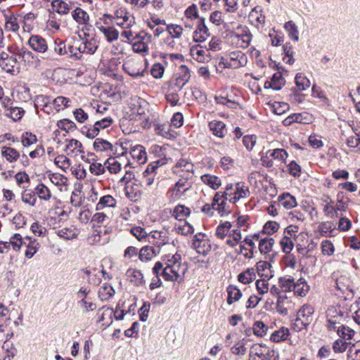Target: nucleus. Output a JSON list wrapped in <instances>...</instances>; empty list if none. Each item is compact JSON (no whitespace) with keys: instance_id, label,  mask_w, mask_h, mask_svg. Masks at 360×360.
I'll use <instances>...</instances> for the list:
<instances>
[{"instance_id":"f257e3e1","label":"nucleus","mask_w":360,"mask_h":360,"mask_svg":"<svg viewBox=\"0 0 360 360\" xmlns=\"http://www.w3.org/2000/svg\"><path fill=\"white\" fill-rule=\"evenodd\" d=\"M188 270L187 264L182 261L181 253L168 254L162 257V262H158L153 268V273L158 278L161 275L165 280L172 282H181Z\"/></svg>"},{"instance_id":"f03ea898","label":"nucleus","mask_w":360,"mask_h":360,"mask_svg":"<svg viewBox=\"0 0 360 360\" xmlns=\"http://www.w3.org/2000/svg\"><path fill=\"white\" fill-rule=\"evenodd\" d=\"M224 27L228 31L226 39L231 46L241 49H246L249 46L252 35L246 26L239 24L235 28L233 26V22H229L224 23Z\"/></svg>"},{"instance_id":"7ed1b4c3","label":"nucleus","mask_w":360,"mask_h":360,"mask_svg":"<svg viewBox=\"0 0 360 360\" xmlns=\"http://www.w3.org/2000/svg\"><path fill=\"white\" fill-rule=\"evenodd\" d=\"M216 235L219 238L225 240L226 244L231 248L241 243L242 234L240 230L235 229L230 221L220 224L217 228Z\"/></svg>"},{"instance_id":"20e7f679","label":"nucleus","mask_w":360,"mask_h":360,"mask_svg":"<svg viewBox=\"0 0 360 360\" xmlns=\"http://www.w3.org/2000/svg\"><path fill=\"white\" fill-rule=\"evenodd\" d=\"M98 49V43L94 38L75 39L69 45V52L71 56L80 58L82 53L94 54Z\"/></svg>"},{"instance_id":"39448f33","label":"nucleus","mask_w":360,"mask_h":360,"mask_svg":"<svg viewBox=\"0 0 360 360\" xmlns=\"http://www.w3.org/2000/svg\"><path fill=\"white\" fill-rule=\"evenodd\" d=\"M224 193L229 202L233 205L250 195L248 186L243 182L227 184L224 187Z\"/></svg>"},{"instance_id":"423d86ee","label":"nucleus","mask_w":360,"mask_h":360,"mask_svg":"<svg viewBox=\"0 0 360 360\" xmlns=\"http://www.w3.org/2000/svg\"><path fill=\"white\" fill-rule=\"evenodd\" d=\"M179 176L181 178L167 193L169 202H176L180 199L191 187L193 174L186 173L185 176L184 174H179Z\"/></svg>"},{"instance_id":"0eeeda50","label":"nucleus","mask_w":360,"mask_h":360,"mask_svg":"<svg viewBox=\"0 0 360 360\" xmlns=\"http://www.w3.org/2000/svg\"><path fill=\"white\" fill-rule=\"evenodd\" d=\"M314 308L309 304H304L297 311L292 325L294 330L301 331L306 328L313 321Z\"/></svg>"},{"instance_id":"6e6552de","label":"nucleus","mask_w":360,"mask_h":360,"mask_svg":"<svg viewBox=\"0 0 360 360\" xmlns=\"http://www.w3.org/2000/svg\"><path fill=\"white\" fill-rule=\"evenodd\" d=\"M247 63L248 57L240 51L230 52L219 62V65L222 64L223 67L226 68H238L245 66Z\"/></svg>"},{"instance_id":"1a4fd4ad","label":"nucleus","mask_w":360,"mask_h":360,"mask_svg":"<svg viewBox=\"0 0 360 360\" xmlns=\"http://www.w3.org/2000/svg\"><path fill=\"white\" fill-rule=\"evenodd\" d=\"M90 289L87 287H82L76 292L77 305L83 313H89L96 309V304L89 297Z\"/></svg>"},{"instance_id":"9d476101","label":"nucleus","mask_w":360,"mask_h":360,"mask_svg":"<svg viewBox=\"0 0 360 360\" xmlns=\"http://www.w3.org/2000/svg\"><path fill=\"white\" fill-rule=\"evenodd\" d=\"M225 343L227 347H230L231 352L233 354L245 355L247 352L245 340L238 338L236 333H229L226 336Z\"/></svg>"},{"instance_id":"9b49d317","label":"nucleus","mask_w":360,"mask_h":360,"mask_svg":"<svg viewBox=\"0 0 360 360\" xmlns=\"http://www.w3.org/2000/svg\"><path fill=\"white\" fill-rule=\"evenodd\" d=\"M112 122L113 120L112 117L110 115H106L103 120H101L100 121H95L94 125L91 126L90 127H84L82 128V132L86 137L94 139L98 134L101 129H105L109 127Z\"/></svg>"},{"instance_id":"f8f14e48","label":"nucleus","mask_w":360,"mask_h":360,"mask_svg":"<svg viewBox=\"0 0 360 360\" xmlns=\"http://www.w3.org/2000/svg\"><path fill=\"white\" fill-rule=\"evenodd\" d=\"M122 68L127 74L133 77L143 76L145 70L143 61L136 58H127L122 65Z\"/></svg>"},{"instance_id":"ddd939ff","label":"nucleus","mask_w":360,"mask_h":360,"mask_svg":"<svg viewBox=\"0 0 360 360\" xmlns=\"http://www.w3.org/2000/svg\"><path fill=\"white\" fill-rule=\"evenodd\" d=\"M191 73L188 68L184 65L179 67L176 73L171 81V86L176 88V91H180L189 81Z\"/></svg>"},{"instance_id":"4468645a","label":"nucleus","mask_w":360,"mask_h":360,"mask_svg":"<svg viewBox=\"0 0 360 360\" xmlns=\"http://www.w3.org/2000/svg\"><path fill=\"white\" fill-rule=\"evenodd\" d=\"M193 246L198 254L202 255H207L212 249L208 236L202 233H198L194 236Z\"/></svg>"},{"instance_id":"2eb2a0df","label":"nucleus","mask_w":360,"mask_h":360,"mask_svg":"<svg viewBox=\"0 0 360 360\" xmlns=\"http://www.w3.org/2000/svg\"><path fill=\"white\" fill-rule=\"evenodd\" d=\"M212 201L214 205V210H217L220 216H227L231 213L229 200L226 198L224 191L217 192L213 197Z\"/></svg>"},{"instance_id":"dca6fc26","label":"nucleus","mask_w":360,"mask_h":360,"mask_svg":"<svg viewBox=\"0 0 360 360\" xmlns=\"http://www.w3.org/2000/svg\"><path fill=\"white\" fill-rule=\"evenodd\" d=\"M136 41L132 44V49L134 52L146 54L148 53V45L152 40L151 34L145 32H141L136 37Z\"/></svg>"},{"instance_id":"f3484780","label":"nucleus","mask_w":360,"mask_h":360,"mask_svg":"<svg viewBox=\"0 0 360 360\" xmlns=\"http://www.w3.org/2000/svg\"><path fill=\"white\" fill-rule=\"evenodd\" d=\"M295 307V304L292 297H288L284 294L278 296L276 308L280 314L287 315L289 311L294 309Z\"/></svg>"},{"instance_id":"a211bd4d","label":"nucleus","mask_w":360,"mask_h":360,"mask_svg":"<svg viewBox=\"0 0 360 360\" xmlns=\"http://www.w3.org/2000/svg\"><path fill=\"white\" fill-rule=\"evenodd\" d=\"M65 151L68 155L76 157L80 155L84 159V148L78 140L72 139L66 141Z\"/></svg>"},{"instance_id":"6ab92c4d","label":"nucleus","mask_w":360,"mask_h":360,"mask_svg":"<svg viewBox=\"0 0 360 360\" xmlns=\"http://www.w3.org/2000/svg\"><path fill=\"white\" fill-rule=\"evenodd\" d=\"M190 54L194 60L199 63H207L211 60L209 49L200 45L192 46L190 49Z\"/></svg>"},{"instance_id":"aec40b11","label":"nucleus","mask_w":360,"mask_h":360,"mask_svg":"<svg viewBox=\"0 0 360 360\" xmlns=\"http://www.w3.org/2000/svg\"><path fill=\"white\" fill-rule=\"evenodd\" d=\"M96 28L104 35L108 41H112L118 39L119 31L114 27L105 23L97 22Z\"/></svg>"},{"instance_id":"412c9836","label":"nucleus","mask_w":360,"mask_h":360,"mask_svg":"<svg viewBox=\"0 0 360 360\" xmlns=\"http://www.w3.org/2000/svg\"><path fill=\"white\" fill-rule=\"evenodd\" d=\"M28 44L31 49L38 53H44L48 49L46 41L39 35H32L28 41Z\"/></svg>"},{"instance_id":"4be33fe9","label":"nucleus","mask_w":360,"mask_h":360,"mask_svg":"<svg viewBox=\"0 0 360 360\" xmlns=\"http://www.w3.org/2000/svg\"><path fill=\"white\" fill-rule=\"evenodd\" d=\"M0 65L4 71L13 75L19 72V68L17 66V58L14 56L6 55V57L3 58L2 61H0Z\"/></svg>"},{"instance_id":"5701e85b","label":"nucleus","mask_w":360,"mask_h":360,"mask_svg":"<svg viewBox=\"0 0 360 360\" xmlns=\"http://www.w3.org/2000/svg\"><path fill=\"white\" fill-rule=\"evenodd\" d=\"M157 165H148L144 172L142 173L141 184L142 186H150L155 180L156 176Z\"/></svg>"},{"instance_id":"b1692460","label":"nucleus","mask_w":360,"mask_h":360,"mask_svg":"<svg viewBox=\"0 0 360 360\" xmlns=\"http://www.w3.org/2000/svg\"><path fill=\"white\" fill-rule=\"evenodd\" d=\"M117 200L111 195H105L99 198L96 205V210L102 211L110 208H115L117 206Z\"/></svg>"},{"instance_id":"393cba45","label":"nucleus","mask_w":360,"mask_h":360,"mask_svg":"<svg viewBox=\"0 0 360 360\" xmlns=\"http://www.w3.org/2000/svg\"><path fill=\"white\" fill-rule=\"evenodd\" d=\"M285 80L282 75V73L277 72L271 78L269 81H266L264 83V88H271L275 91H278L284 86Z\"/></svg>"},{"instance_id":"a878e982","label":"nucleus","mask_w":360,"mask_h":360,"mask_svg":"<svg viewBox=\"0 0 360 360\" xmlns=\"http://www.w3.org/2000/svg\"><path fill=\"white\" fill-rule=\"evenodd\" d=\"M94 148L96 152L105 153L107 155L114 153L113 146L109 141L97 138L94 142Z\"/></svg>"},{"instance_id":"bb28decb","label":"nucleus","mask_w":360,"mask_h":360,"mask_svg":"<svg viewBox=\"0 0 360 360\" xmlns=\"http://www.w3.org/2000/svg\"><path fill=\"white\" fill-rule=\"evenodd\" d=\"M49 179L60 191L62 192L68 190V179L63 174L58 173L51 174L49 175Z\"/></svg>"},{"instance_id":"cd10ccee","label":"nucleus","mask_w":360,"mask_h":360,"mask_svg":"<svg viewBox=\"0 0 360 360\" xmlns=\"http://www.w3.org/2000/svg\"><path fill=\"white\" fill-rule=\"evenodd\" d=\"M209 128L213 135L221 139L224 138L227 134L226 124L221 121L213 120L210 122Z\"/></svg>"},{"instance_id":"c85d7f7f","label":"nucleus","mask_w":360,"mask_h":360,"mask_svg":"<svg viewBox=\"0 0 360 360\" xmlns=\"http://www.w3.org/2000/svg\"><path fill=\"white\" fill-rule=\"evenodd\" d=\"M210 36L209 29L205 24V19L201 18L197 30L194 32L193 39L195 41H204Z\"/></svg>"},{"instance_id":"c756f323","label":"nucleus","mask_w":360,"mask_h":360,"mask_svg":"<svg viewBox=\"0 0 360 360\" xmlns=\"http://www.w3.org/2000/svg\"><path fill=\"white\" fill-rule=\"evenodd\" d=\"M258 274L264 278L270 279L274 276L271 265L266 261H259L256 264Z\"/></svg>"},{"instance_id":"7c9ffc66","label":"nucleus","mask_w":360,"mask_h":360,"mask_svg":"<svg viewBox=\"0 0 360 360\" xmlns=\"http://www.w3.org/2000/svg\"><path fill=\"white\" fill-rule=\"evenodd\" d=\"M130 155L139 164H144L147 160V154L143 146L136 145L131 148Z\"/></svg>"},{"instance_id":"2f4dec72","label":"nucleus","mask_w":360,"mask_h":360,"mask_svg":"<svg viewBox=\"0 0 360 360\" xmlns=\"http://www.w3.org/2000/svg\"><path fill=\"white\" fill-rule=\"evenodd\" d=\"M24 245L26 247L25 255L27 258L29 259L32 258L39 248V242L36 239L32 238L31 237L25 238Z\"/></svg>"},{"instance_id":"473e14b6","label":"nucleus","mask_w":360,"mask_h":360,"mask_svg":"<svg viewBox=\"0 0 360 360\" xmlns=\"http://www.w3.org/2000/svg\"><path fill=\"white\" fill-rule=\"evenodd\" d=\"M189 207L183 205H176L172 211V217L179 221H185L186 218L191 214Z\"/></svg>"},{"instance_id":"72a5a7b5","label":"nucleus","mask_w":360,"mask_h":360,"mask_svg":"<svg viewBox=\"0 0 360 360\" xmlns=\"http://www.w3.org/2000/svg\"><path fill=\"white\" fill-rule=\"evenodd\" d=\"M1 154L10 163L15 162L20 158V153L10 146L1 147Z\"/></svg>"},{"instance_id":"f704fd0d","label":"nucleus","mask_w":360,"mask_h":360,"mask_svg":"<svg viewBox=\"0 0 360 360\" xmlns=\"http://www.w3.org/2000/svg\"><path fill=\"white\" fill-rule=\"evenodd\" d=\"M56 234L61 238L72 240L77 236L79 230L71 226L70 227H62L56 231Z\"/></svg>"},{"instance_id":"c9c22d12","label":"nucleus","mask_w":360,"mask_h":360,"mask_svg":"<svg viewBox=\"0 0 360 360\" xmlns=\"http://www.w3.org/2000/svg\"><path fill=\"white\" fill-rule=\"evenodd\" d=\"M139 258L143 262H148L154 258L157 252L153 246L146 245L139 251Z\"/></svg>"},{"instance_id":"e433bc0d","label":"nucleus","mask_w":360,"mask_h":360,"mask_svg":"<svg viewBox=\"0 0 360 360\" xmlns=\"http://www.w3.org/2000/svg\"><path fill=\"white\" fill-rule=\"evenodd\" d=\"M202 181L213 190H217L222 184L220 178L215 175L206 174L201 176Z\"/></svg>"},{"instance_id":"4c0bfd02","label":"nucleus","mask_w":360,"mask_h":360,"mask_svg":"<svg viewBox=\"0 0 360 360\" xmlns=\"http://www.w3.org/2000/svg\"><path fill=\"white\" fill-rule=\"evenodd\" d=\"M295 91H303L310 86V80L302 73H297L295 78Z\"/></svg>"},{"instance_id":"58836bf2","label":"nucleus","mask_w":360,"mask_h":360,"mask_svg":"<svg viewBox=\"0 0 360 360\" xmlns=\"http://www.w3.org/2000/svg\"><path fill=\"white\" fill-rule=\"evenodd\" d=\"M127 276L129 281L136 286H140L144 283L143 275L139 270L129 269L127 271Z\"/></svg>"},{"instance_id":"ea45409f","label":"nucleus","mask_w":360,"mask_h":360,"mask_svg":"<svg viewBox=\"0 0 360 360\" xmlns=\"http://www.w3.org/2000/svg\"><path fill=\"white\" fill-rule=\"evenodd\" d=\"M228 294L227 303L231 305L238 301L242 297V292L236 286L230 285L226 288Z\"/></svg>"},{"instance_id":"a19ab883","label":"nucleus","mask_w":360,"mask_h":360,"mask_svg":"<svg viewBox=\"0 0 360 360\" xmlns=\"http://www.w3.org/2000/svg\"><path fill=\"white\" fill-rule=\"evenodd\" d=\"M51 7L56 13L60 15H66L70 11V5L63 0H52Z\"/></svg>"},{"instance_id":"79ce46f5","label":"nucleus","mask_w":360,"mask_h":360,"mask_svg":"<svg viewBox=\"0 0 360 360\" xmlns=\"http://www.w3.org/2000/svg\"><path fill=\"white\" fill-rule=\"evenodd\" d=\"M279 203L285 209L290 210L297 205V201L294 196L288 193H283L278 197Z\"/></svg>"},{"instance_id":"37998d69","label":"nucleus","mask_w":360,"mask_h":360,"mask_svg":"<svg viewBox=\"0 0 360 360\" xmlns=\"http://www.w3.org/2000/svg\"><path fill=\"white\" fill-rule=\"evenodd\" d=\"M115 292L110 284L104 283L100 286L98 294L101 300H108L114 295Z\"/></svg>"},{"instance_id":"c03bdc74","label":"nucleus","mask_w":360,"mask_h":360,"mask_svg":"<svg viewBox=\"0 0 360 360\" xmlns=\"http://www.w3.org/2000/svg\"><path fill=\"white\" fill-rule=\"evenodd\" d=\"M71 100L65 96H58L52 101L53 108L57 112L63 110L71 105Z\"/></svg>"},{"instance_id":"a18cd8bd","label":"nucleus","mask_w":360,"mask_h":360,"mask_svg":"<svg viewBox=\"0 0 360 360\" xmlns=\"http://www.w3.org/2000/svg\"><path fill=\"white\" fill-rule=\"evenodd\" d=\"M275 242L272 238L265 237L259 240V250L263 255H266L272 251Z\"/></svg>"},{"instance_id":"49530a36","label":"nucleus","mask_w":360,"mask_h":360,"mask_svg":"<svg viewBox=\"0 0 360 360\" xmlns=\"http://www.w3.org/2000/svg\"><path fill=\"white\" fill-rule=\"evenodd\" d=\"M73 19L81 25H85L89 20V14L81 8H76L72 13Z\"/></svg>"},{"instance_id":"de8ad7c7","label":"nucleus","mask_w":360,"mask_h":360,"mask_svg":"<svg viewBox=\"0 0 360 360\" xmlns=\"http://www.w3.org/2000/svg\"><path fill=\"white\" fill-rule=\"evenodd\" d=\"M25 115V110L19 107H10L5 110V115L17 122L21 120Z\"/></svg>"},{"instance_id":"09e8293b","label":"nucleus","mask_w":360,"mask_h":360,"mask_svg":"<svg viewBox=\"0 0 360 360\" xmlns=\"http://www.w3.org/2000/svg\"><path fill=\"white\" fill-rule=\"evenodd\" d=\"M50 103L51 98L47 96L37 95L34 98L35 108L37 110L39 108H41L42 110L48 114H50V112L47 110Z\"/></svg>"},{"instance_id":"8fccbe9b","label":"nucleus","mask_w":360,"mask_h":360,"mask_svg":"<svg viewBox=\"0 0 360 360\" xmlns=\"http://www.w3.org/2000/svg\"><path fill=\"white\" fill-rule=\"evenodd\" d=\"M309 286L306 283L304 278H300L295 282L294 286V292L295 295L304 297L309 292Z\"/></svg>"},{"instance_id":"3c124183","label":"nucleus","mask_w":360,"mask_h":360,"mask_svg":"<svg viewBox=\"0 0 360 360\" xmlns=\"http://www.w3.org/2000/svg\"><path fill=\"white\" fill-rule=\"evenodd\" d=\"M174 229L177 233L185 236L191 234L194 231L193 226L186 221H179L175 224Z\"/></svg>"},{"instance_id":"603ef678","label":"nucleus","mask_w":360,"mask_h":360,"mask_svg":"<svg viewBox=\"0 0 360 360\" xmlns=\"http://www.w3.org/2000/svg\"><path fill=\"white\" fill-rule=\"evenodd\" d=\"M290 334L289 329L286 327H281L279 330H275L270 337V340L274 342H279L285 340Z\"/></svg>"},{"instance_id":"864d4df0","label":"nucleus","mask_w":360,"mask_h":360,"mask_svg":"<svg viewBox=\"0 0 360 360\" xmlns=\"http://www.w3.org/2000/svg\"><path fill=\"white\" fill-rule=\"evenodd\" d=\"M249 220L250 218L248 216L240 215L238 217L237 219L236 220V223L235 224H233V226H235V229L240 230V233L242 231L247 232L250 227Z\"/></svg>"},{"instance_id":"5fc2aeb1","label":"nucleus","mask_w":360,"mask_h":360,"mask_svg":"<svg viewBox=\"0 0 360 360\" xmlns=\"http://www.w3.org/2000/svg\"><path fill=\"white\" fill-rule=\"evenodd\" d=\"M255 278V269H248L246 271L240 273L238 276V280L239 282L243 284H249Z\"/></svg>"},{"instance_id":"6e6d98bb","label":"nucleus","mask_w":360,"mask_h":360,"mask_svg":"<svg viewBox=\"0 0 360 360\" xmlns=\"http://www.w3.org/2000/svg\"><path fill=\"white\" fill-rule=\"evenodd\" d=\"M284 28L288 32L290 38L295 41L299 40V32L297 25L292 20L288 21L284 25Z\"/></svg>"},{"instance_id":"4d7b16f0","label":"nucleus","mask_w":360,"mask_h":360,"mask_svg":"<svg viewBox=\"0 0 360 360\" xmlns=\"http://www.w3.org/2000/svg\"><path fill=\"white\" fill-rule=\"evenodd\" d=\"M266 154H269L270 157H272L274 159L281 162H285L288 157V153L282 148L269 150L267 151Z\"/></svg>"},{"instance_id":"13d9d810","label":"nucleus","mask_w":360,"mask_h":360,"mask_svg":"<svg viewBox=\"0 0 360 360\" xmlns=\"http://www.w3.org/2000/svg\"><path fill=\"white\" fill-rule=\"evenodd\" d=\"M54 163L65 172L69 170L71 167L70 159L64 155H60L56 157Z\"/></svg>"},{"instance_id":"bf43d9fd","label":"nucleus","mask_w":360,"mask_h":360,"mask_svg":"<svg viewBox=\"0 0 360 360\" xmlns=\"http://www.w3.org/2000/svg\"><path fill=\"white\" fill-rule=\"evenodd\" d=\"M252 330L255 335L262 338L268 330V326L262 321H257L252 326Z\"/></svg>"},{"instance_id":"052dcab7","label":"nucleus","mask_w":360,"mask_h":360,"mask_svg":"<svg viewBox=\"0 0 360 360\" xmlns=\"http://www.w3.org/2000/svg\"><path fill=\"white\" fill-rule=\"evenodd\" d=\"M36 193L38 195L41 200H49L51 198V193L50 189L43 184H39L37 186Z\"/></svg>"},{"instance_id":"680f3d73","label":"nucleus","mask_w":360,"mask_h":360,"mask_svg":"<svg viewBox=\"0 0 360 360\" xmlns=\"http://www.w3.org/2000/svg\"><path fill=\"white\" fill-rule=\"evenodd\" d=\"M22 201L30 207L35 206L37 202L36 193L31 191H25L22 193Z\"/></svg>"},{"instance_id":"e2e57ef3","label":"nucleus","mask_w":360,"mask_h":360,"mask_svg":"<svg viewBox=\"0 0 360 360\" xmlns=\"http://www.w3.org/2000/svg\"><path fill=\"white\" fill-rule=\"evenodd\" d=\"M279 286L285 292H291L294 290L295 282L290 277H283L279 279Z\"/></svg>"},{"instance_id":"0e129e2a","label":"nucleus","mask_w":360,"mask_h":360,"mask_svg":"<svg viewBox=\"0 0 360 360\" xmlns=\"http://www.w3.org/2000/svg\"><path fill=\"white\" fill-rule=\"evenodd\" d=\"M280 245L283 252L289 254L294 248V243L290 237L285 235L280 240Z\"/></svg>"},{"instance_id":"69168bd1","label":"nucleus","mask_w":360,"mask_h":360,"mask_svg":"<svg viewBox=\"0 0 360 360\" xmlns=\"http://www.w3.org/2000/svg\"><path fill=\"white\" fill-rule=\"evenodd\" d=\"M105 165L109 172L112 174H117L122 169L121 163L115 158H109L106 161Z\"/></svg>"},{"instance_id":"338daca9","label":"nucleus","mask_w":360,"mask_h":360,"mask_svg":"<svg viewBox=\"0 0 360 360\" xmlns=\"http://www.w3.org/2000/svg\"><path fill=\"white\" fill-rule=\"evenodd\" d=\"M327 319H342L343 312L338 307H330L326 311Z\"/></svg>"},{"instance_id":"774afa93","label":"nucleus","mask_w":360,"mask_h":360,"mask_svg":"<svg viewBox=\"0 0 360 360\" xmlns=\"http://www.w3.org/2000/svg\"><path fill=\"white\" fill-rule=\"evenodd\" d=\"M9 243L15 251H19L25 244V238H22L19 233H15L10 238Z\"/></svg>"}]
</instances>
